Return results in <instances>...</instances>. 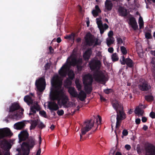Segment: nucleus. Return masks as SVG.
<instances>
[{"label": "nucleus", "instance_id": "nucleus-1", "mask_svg": "<svg viewBox=\"0 0 155 155\" xmlns=\"http://www.w3.org/2000/svg\"><path fill=\"white\" fill-rule=\"evenodd\" d=\"M51 83L52 87L50 94L51 100H57L59 105L63 106L65 108L69 107L68 97L64 93L63 88H62V81L58 76H54L51 80Z\"/></svg>", "mask_w": 155, "mask_h": 155}, {"label": "nucleus", "instance_id": "nucleus-2", "mask_svg": "<svg viewBox=\"0 0 155 155\" xmlns=\"http://www.w3.org/2000/svg\"><path fill=\"white\" fill-rule=\"evenodd\" d=\"M89 67L92 71H95L93 73V76L95 80L98 82H102L104 84L106 78L104 73L100 70L101 64L100 60L97 59H92L89 62Z\"/></svg>", "mask_w": 155, "mask_h": 155}, {"label": "nucleus", "instance_id": "nucleus-3", "mask_svg": "<svg viewBox=\"0 0 155 155\" xmlns=\"http://www.w3.org/2000/svg\"><path fill=\"white\" fill-rule=\"evenodd\" d=\"M24 110L21 108L19 104L17 102L12 104L9 107V114L5 118V120L8 121V118L18 120L21 118L23 113Z\"/></svg>", "mask_w": 155, "mask_h": 155}, {"label": "nucleus", "instance_id": "nucleus-4", "mask_svg": "<svg viewBox=\"0 0 155 155\" xmlns=\"http://www.w3.org/2000/svg\"><path fill=\"white\" fill-rule=\"evenodd\" d=\"M68 72V78L73 80L74 78L75 74L73 71L70 69V66L68 64H65L63 65L58 71L59 74L63 77L66 76Z\"/></svg>", "mask_w": 155, "mask_h": 155}, {"label": "nucleus", "instance_id": "nucleus-5", "mask_svg": "<svg viewBox=\"0 0 155 155\" xmlns=\"http://www.w3.org/2000/svg\"><path fill=\"white\" fill-rule=\"evenodd\" d=\"M93 79L91 75L87 74L83 78V83L84 85V90L88 94L91 92L92 90V87Z\"/></svg>", "mask_w": 155, "mask_h": 155}, {"label": "nucleus", "instance_id": "nucleus-6", "mask_svg": "<svg viewBox=\"0 0 155 155\" xmlns=\"http://www.w3.org/2000/svg\"><path fill=\"white\" fill-rule=\"evenodd\" d=\"M35 143V140L32 138L29 139L28 142H23L21 144L22 155H29L30 148L34 147Z\"/></svg>", "mask_w": 155, "mask_h": 155}, {"label": "nucleus", "instance_id": "nucleus-7", "mask_svg": "<svg viewBox=\"0 0 155 155\" xmlns=\"http://www.w3.org/2000/svg\"><path fill=\"white\" fill-rule=\"evenodd\" d=\"M86 45H87L91 46H92L94 43V46L99 45L101 42H99L98 38L96 39V41L94 38V37L90 33H88L84 38Z\"/></svg>", "mask_w": 155, "mask_h": 155}, {"label": "nucleus", "instance_id": "nucleus-8", "mask_svg": "<svg viewBox=\"0 0 155 155\" xmlns=\"http://www.w3.org/2000/svg\"><path fill=\"white\" fill-rule=\"evenodd\" d=\"M41 109L40 106L38 104V102L35 103L33 104L30 107L29 116L35 114L36 111H39V114L42 117L46 118L47 115L46 112L44 110L40 111Z\"/></svg>", "mask_w": 155, "mask_h": 155}, {"label": "nucleus", "instance_id": "nucleus-9", "mask_svg": "<svg viewBox=\"0 0 155 155\" xmlns=\"http://www.w3.org/2000/svg\"><path fill=\"white\" fill-rule=\"evenodd\" d=\"M94 123V121H92L91 120H88L84 122L83 127L81 130V133L80 134L81 140V139L82 136L85 135L93 127Z\"/></svg>", "mask_w": 155, "mask_h": 155}, {"label": "nucleus", "instance_id": "nucleus-10", "mask_svg": "<svg viewBox=\"0 0 155 155\" xmlns=\"http://www.w3.org/2000/svg\"><path fill=\"white\" fill-rule=\"evenodd\" d=\"M38 90L40 92L43 91L45 88L46 83L45 79L43 77L36 80L35 83Z\"/></svg>", "mask_w": 155, "mask_h": 155}, {"label": "nucleus", "instance_id": "nucleus-11", "mask_svg": "<svg viewBox=\"0 0 155 155\" xmlns=\"http://www.w3.org/2000/svg\"><path fill=\"white\" fill-rule=\"evenodd\" d=\"M117 113V121L116 127L117 129H118L120 126L122 120L125 119L126 118V116L124 112L121 110H119V112Z\"/></svg>", "mask_w": 155, "mask_h": 155}, {"label": "nucleus", "instance_id": "nucleus-12", "mask_svg": "<svg viewBox=\"0 0 155 155\" xmlns=\"http://www.w3.org/2000/svg\"><path fill=\"white\" fill-rule=\"evenodd\" d=\"M138 87L141 91H148L151 88L150 86L148 84V82L143 79H140Z\"/></svg>", "mask_w": 155, "mask_h": 155}, {"label": "nucleus", "instance_id": "nucleus-13", "mask_svg": "<svg viewBox=\"0 0 155 155\" xmlns=\"http://www.w3.org/2000/svg\"><path fill=\"white\" fill-rule=\"evenodd\" d=\"M12 135V133L8 128L0 129V139L7 137H10Z\"/></svg>", "mask_w": 155, "mask_h": 155}, {"label": "nucleus", "instance_id": "nucleus-14", "mask_svg": "<svg viewBox=\"0 0 155 155\" xmlns=\"http://www.w3.org/2000/svg\"><path fill=\"white\" fill-rule=\"evenodd\" d=\"M96 20L97 21V25L99 29L100 34L101 35H102L104 33L105 31L108 28L109 26L106 23H104L103 25L102 21L99 20L98 18H97Z\"/></svg>", "mask_w": 155, "mask_h": 155}, {"label": "nucleus", "instance_id": "nucleus-15", "mask_svg": "<svg viewBox=\"0 0 155 155\" xmlns=\"http://www.w3.org/2000/svg\"><path fill=\"white\" fill-rule=\"evenodd\" d=\"M121 64L122 65L126 64L127 67L131 68L134 66L132 60L130 58H125L124 56H121L120 59Z\"/></svg>", "mask_w": 155, "mask_h": 155}, {"label": "nucleus", "instance_id": "nucleus-16", "mask_svg": "<svg viewBox=\"0 0 155 155\" xmlns=\"http://www.w3.org/2000/svg\"><path fill=\"white\" fill-rule=\"evenodd\" d=\"M19 142L26 140L29 137V134L27 130H25L21 131L18 135Z\"/></svg>", "mask_w": 155, "mask_h": 155}, {"label": "nucleus", "instance_id": "nucleus-17", "mask_svg": "<svg viewBox=\"0 0 155 155\" xmlns=\"http://www.w3.org/2000/svg\"><path fill=\"white\" fill-rule=\"evenodd\" d=\"M0 147L2 149L5 150L10 149L11 146L6 140L4 139L0 141ZM0 155H2L1 151H0Z\"/></svg>", "mask_w": 155, "mask_h": 155}, {"label": "nucleus", "instance_id": "nucleus-18", "mask_svg": "<svg viewBox=\"0 0 155 155\" xmlns=\"http://www.w3.org/2000/svg\"><path fill=\"white\" fill-rule=\"evenodd\" d=\"M147 155H155V146L149 145L145 148Z\"/></svg>", "mask_w": 155, "mask_h": 155}, {"label": "nucleus", "instance_id": "nucleus-19", "mask_svg": "<svg viewBox=\"0 0 155 155\" xmlns=\"http://www.w3.org/2000/svg\"><path fill=\"white\" fill-rule=\"evenodd\" d=\"M129 21L128 22L129 25L131 26V27L135 30L138 28V26L136 19L134 17H132L130 18Z\"/></svg>", "mask_w": 155, "mask_h": 155}, {"label": "nucleus", "instance_id": "nucleus-20", "mask_svg": "<svg viewBox=\"0 0 155 155\" xmlns=\"http://www.w3.org/2000/svg\"><path fill=\"white\" fill-rule=\"evenodd\" d=\"M48 108L51 110H57L59 109L58 105L54 102H49L48 104Z\"/></svg>", "mask_w": 155, "mask_h": 155}, {"label": "nucleus", "instance_id": "nucleus-21", "mask_svg": "<svg viewBox=\"0 0 155 155\" xmlns=\"http://www.w3.org/2000/svg\"><path fill=\"white\" fill-rule=\"evenodd\" d=\"M79 62V61L77 60V58L73 56L71 58V61H67V63L65 64H68L70 67L71 66L74 67L75 66L78 64Z\"/></svg>", "mask_w": 155, "mask_h": 155}, {"label": "nucleus", "instance_id": "nucleus-22", "mask_svg": "<svg viewBox=\"0 0 155 155\" xmlns=\"http://www.w3.org/2000/svg\"><path fill=\"white\" fill-rule=\"evenodd\" d=\"M143 106V104H139V106L136 107L135 109V114H138V115L139 116H143L144 113V111L141 109L142 108V106Z\"/></svg>", "mask_w": 155, "mask_h": 155}, {"label": "nucleus", "instance_id": "nucleus-23", "mask_svg": "<svg viewBox=\"0 0 155 155\" xmlns=\"http://www.w3.org/2000/svg\"><path fill=\"white\" fill-rule=\"evenodd\" d=\"M118 12L120 15L122 17H126L127 15V10L124 7L120 6L118 9Z\"/></svg>", "mask_w": 155, "mask_h": 155}, {"label": "nucleus", "instance_id": "nucleus-24", "mask_svg": "<svg viewBox=\"0 0 155 155\" xmlns=\"http://www.w3.org/2000/svg\"><path fill=\"white\" fill-rule=\"evenodd\" d=\"M92 53V49L91 48H88L84 53L83 57L85 60H88L90 58Z\"/></svg>", "mask_w": 155, "mask_h": 155}, {"label": "nucleus", "instance_id": "nucleus-25", "mask_svg": "<svg viewBox=\"0 0 155 155\" xmlns=\"http://www.w3.org/2000/svg\"><path fill=\"white\" fill-rule=\"evenodd\" d=\"M77 97L78 98L80 101H83L86 98L87 94L84 91L81 90L79 93V94H78Z\"/></svg>", "mask_w": 155, "mask_h": 155}, {"label": "nucleus", "instance_id": "nucleus-26", "mask_svg": "<svg viewBox=\"0 0 155 155\" xmlns=\"http://www.w3.org/2000/svg\"><path fill=\"white\" fill-rule=\"evenodd\" d=\"M68 92L71 96L76 97L78 96V93L74 87H70L68 90Z\"/></svg>", "mask_w": 155, "mask_h": 155}, {"label": "nucleus", "instance_id": "nucleus-27", "mask_svg": "<svg viewBox=\"0 0 155 155\" xmlns=\"http://www.w3.org/2000/svg\"><path fill=\"white\" fill-rule=\"evenodd\" d=\"M25 126V124L23 122L17 123L14 125L15 128L17 130H21Z\"/></svg>", "mask_w": 155, "mask_h": 155}, {"label": "nucleus", "instance_id": "nucleus-28", "mask_svg": "<svg viewBox=\"0 0 155 155\" xmlns=\"http://www.w3.org/2000/svg\"><path fill=\"white\" fill-rule=\"evenodd\" d=\"M24 100V101L26 102L29 105L32 104L33 103V100H32L31 97L28 95L25 96Z\"/></svg>", "mask_w": 155, "mask_h": 155}, {"label": "nucleus", "instance_id": "nucleus-29", "mask_svg": "<svg viewBox=\"0 0 155 155\" xmlns=\"http://www.w3.org/2000/svg\"><path fill=\"white\" fill-rule=\"evenodd\" d=\"M105 6L106 9L108 11H110L112 9L113 4L111 1L106 0L105 3Z\"/></svg>", "mask_w": 155, "mask_h": 155}, {"label": "nucleus", "instance_id": "nucleus-30", "mask_svg": "<svg viewBox=\"0 0 155 155\" xmlns=\"http://www.w3.org/2000/svg\"><path fill=\"white\" fill-rule=\"evenodd\" d=\"M39 120L38 119H35L34 120H31V126L30 127V129H35L38 123V121Z\"/></svg>", "mask_w": 155, "mask_h": 155}, {"label": "nucleus", "instance_id": "nucleus-31", "mask_svg": "<svg viewBox=\"0 0 155 155\" xmlns=\"http://www.w3.org/2000/svg\"><path fill=\"white\" fill-rule=\"evenodd\" d=\"M112 105L113 107L116 110L117 113H118L119 112L118 109L121 107L118 101L116 100L112 102Z\"/></svg>", "mask_w": 155, "mask_h": 155}, {"label": "nucleus", "instance_id": "nucleus-32", "mask_svg": "<svg viewBox=\"0 0 155 155\" xmlns=\"http://www.w3.org/2000/svg\"><path fill=\"white\" fill-rule=\"evenodd\" d=\"M114 42V38H107L106 39V42L108 47H110L111 45L113 44Z\"/></svg>", "mask_w": 155, "mask_h": 155}, {"label": "nucleus", "instance_id": "nucleus-33", "mask_svg": "<svg viewBox=\"0 0 155 155\" xmlns=\"http://www.w3.org/2000/svg\"><path fill=\"white\" fill-rule=\"evenodd\" d=\"M75 36V34L74 33H72L71 34L65 36L64 38L69 40H73L74 41V40Z\"/></svg>", "mask_w": 155, "mask_h": 155}, {"label": "nucleus", "instance_id": "nucleus-34", "mask_svg": "<svg viewBox=\"0 0 155 155\" xmlns=\"http://www.w3.org/2000/svg\"><path fill=\"white\" fill-rule=\"evenodd\" d=\"M72 80H70L69 78H67L64 81V83L65 86H70L71 85Z\"/></svg>", "mask_w": 155, "mask_h": 155}, {"label": "nucleus", "instance_id": "nucleus-35", "mask_svg": "<svg viewBox=\"0 0 155 155\" xmlns=\"http://www.w3.org/2000/svg\"><path fill=\"white\" fill-rule=\"evenodd\" d=\"M111 58L113 61H116L118 60L119 58L116 53H113L111 56Z\"/></svg>", "mask_w": 155, "mask_h": 155}, {"label": "nucleus", "instance_id": "nucleus-36", "mask_svg": "<svg viewBox=\"0 0 155 155\" xmlns=\"http://www.w3.org/2000/svg\"><path fill=\"white\" fill-rule=\"evenodd\" d=\"M138 23L140 29H141L143 26V21L142 17L140 16L138 21Z\"/></svg>", "mask_w": 155, "mask_h": 155}, {"label": "nucleus", "instance_id": "nucleus-37", "mask_svg": "<svg viewBox=\"0 0 155 155\" xmlns=\"http://www.w3.org/2000/svg\"><path fill=\"white\" fill-rule=\"evenodd\" d=\"M120 50L121 52L124 55H125L127 53L126 48L124 46H122L120 47Z\"/></svg>", "mask_w": 155, "mask_h": 155}, {"label": "nucleus", "instance_id": "nucleus-38", "mask_svg": "<svg viewBox=\"0 0 155 155\" xmlns=\"http://www.w3.org/2000/svg\"><path fill=\"white\" fill-rule=\"evenodd\" d=\"M146 38L147 39H150L152 38V36L151 34L148 32L146 33L145 34Z\"/></svg>", "mask_w": 155, "mask_h": 155}, {"label": "nucleus", "instance_id": "nucleus-39", "mask_svg": "<svg viewBox=\"0 0 155 155\" xmlns=\"http://www.w3.org/2000/svg\"><path fill=\"white\" fill-rule=\"evenodd\" d=\"M113 91L112 89H104V93L106 94H109L111 93Z\"/></svg>", "mask_w": 155, "mask_h": 155}, {"label": "nucleus", "instance_id": "nucleus-40", "mask_svg": "<svg viewBox=\"0 0 155 155\" xmlns=\"http://www.w3.org/2000/svg\"><path fill=\"white\" fill-rule=\"evenodd\" d=\"M92 13L93 16L96 17L98 16V13H99L95 10H93L92 12Z\"/></svg>", "mask_w": 155, "mask_h": 155}, {"label": "nucleus", "instance_id": "nucleus-41", "mask_svg": "<svg viewBox=\"0 0 155 155\" xmlns=\"http://www.w3.org/2000/svg\"><path fill=\"white\" fill-rule=\"evenodd\" d=\"M146 99L148 101H152L153 100V97L152 96L148 95L146 96Z\"/></svg>", "mask_w": 155, "mask_h": 155}, {"label": "nucleus", "instance_id": "nucleus-42", "mask_svg": "<svg viewBox=\"0 0 155 155\" xmlns=\"http://www.w3.org/2000/svg\"><path fill=\"white\" fill-rule=\"evenodd\" d=\"M97 117L98 118L96 119V122L97 124L99 125L101 123L102 118L99 115H98Z\"/></svg>", "mask_w": 155, "mask_h": 155}, {"label": "nucleus", "instance_id": "nucleus-43", "mask_svg": "<svg viewBox=\"0 0 155 155\" xmlns=\"http://www.w3.org/2000/svg\"><path fill=\"white\" fill-rule=\"evenodd\" d=\"M38 127L39 128L42 129L45 127V126L42 122H40L38 124Z\"/></svg>", "mask_w": 155, "mask_h": 155}, {"label": "nucleus", "instance_id": "nucleus-44", "mask_svg": "<svg viewBox=\"0 0 155 155\" xmlns=\"http://www.w3.org/2000/svg\"><path fill=\"white\" fill-rule=\"evenodd\" d=\"M128 131L126 129H124L123 130L122 132V134L123 135L122 136V138L123 137V136H127L128 134Z\"/></svg>", "mask_w": 155, "mask_h": 155}, {"label": "nucleus", "instance_id": "nucleus-45", "mask_svg": "<svg viewBox=\"0 0 155 155\" xmlns=\"http://www.w3.org/2000/svg\"><path fill=\"white\" fill-rule=\"evenodd\" d=\"M57 114L59 116H62L64 114V111L62 110H58L57 112Z\"/></svg>", "mask_w": 155, "mask_h": 155}, {"label": "nucleus", "instance_id": "nucleus-46", "mask_svg": "<svg viewBox=\"0 0 155 155\" xmlns=\"http://www.w3.org/2000/svg\"><path fill=\"white\" fill-rule=\"evenodd\" d=\"M75 84L76 87L77 88L78 90H80L81 88V85L79 83L77 82H75Z\"/></svg>", "mask_w": 155, "mask_h": 155}, {"label": "nucleus", "instance_id": "nucleus-47", "mask_svg": "<svg viewBox=\"0 0 155 155\" xmlns=\"http://www.w3.org/2000/svg\"><path fill=\"white\" fill-rule=\"evenodd\" d=\"M114 35L113 32L112 31H110L108 33V35L109 37L108 38H114L113 36Z\"/></svg>", "mask_w": 155, "mask_h": 155}, {"label": "nucleus", "instance_id": "nucleus-48", "mask_svg": "<svg viewBox=\"0 0 155 155\" xmlns=\"http://www.w3.org/2000/svg\"><path fill=\"white\" fill-rule=\"evenodd\" d=\"M117 43L118 44L121 45L123 43V41L122 38H117Z\"/></svg>", "mask_w": 155, "mask_h": 155}, {"label": "nucleus", "instance_id": "nucleus-49", "mask_svg": "<svg viewBox=\"0 0 155 155\" xmlns=\"http://www.w3.org/2000/svg\"><path fill=\"white\" fill-rule=\"evenodd\" d=\"M16 150L18 152V154L16 155H22L23 152L21 148V149L19 148H17L16 149Z\"/></svg>", "mask_w": 155, "mask_h": 155}, {"label": "nucleus", "instance_id": "nucleus-50", "mask_svg": "<svg viewBox=\"0 0 155 155\" xmlns=\"http://www.w3.org/2000/svg\"><path fill=\"white\" fill-rule=\"evenodd\" d=\"M50 66V65L48 63H46L44 66L45 70L46 71L48 70Z\"/></svg>", "mask_w": 155, "mask_h": 155}, {"label": "nucleus", "instance_id": "nucleus-51", "mask_svg": "<svg viewBox=\"0 0 155 155\" xmlns=\"http://www.w3.org/2000/svg\"><path fill=\"white\" fill-rule=\"evenodd\" d=\"M116 119V116L115 115H112L111 117V121L112 123H114L115 122Z\"/></svg>", "mask_w": 155, "mask_h": 155}, {"label": "nucleus", "instance_id": "nucleus-52", "mask_svg": "<svg viewBox=\"0 0 155 155\" xmlns=\"http://www.w3.org/2000/svg\"><path fill=\"white\" fill-rule=\"evenodd\" d=\"M150 116L152 118H155V113L153 111L151 112L150 114Z\"/></svg>", "mask_w": 155, "mask_h": 155}, {"label": "nucleus", "instance_id": "nucleus-53", "mask_svg": "<svg viewBox=\"0 0 155 155\" xmlns=\"http://www.w3.org/2000/svg\"><path fill=\"white\" fill-rule=\"evenodd\" d=\"M95 10H96L98 12H99L100 13L101 12V11L100 9L99 6L98 5H96L95 6Z\"/></svg>", "mask_w": 155, "mask_h": 155}, {"label": "nucleus", "instance_id": "nucleus-54", "mask_svg": "<svg viewBox=\"0 0 155 155\" xmlns=\"http://www.w3.org/2000/svg\"><path fill=\"white\" fill-rule=\"evenodd\" d=\"M108 51L110 53H112L114 51V49L113 47L109 48L108 49Z\"/></svg>", "mask_w": 155, "mask_h": 155}, {"label": "nucleus", "instance_id": "nucleus-55", "mask_svg": "<svg viewBox=\"0 0 155 155\" xmlns=\"http://www.w3.org/2000/svg\"><path fill=\"white\" fill-rule=\"evenodd\" d=\"M141 120L143 122L145 123L147 121V119L146 117H142Z\"/></svg>", "mask_w": 155, "mask_h": 155}, {"label": "nucleus", "instance_id": "nucleus-56", "mask_svg": "<svg viewBox=\"0 0 155 155\" xmlns=\"http://www.w3.org/2000/svg\"><path fill=\"white\" fill-rule=\"evenodd\" d=\"M125 148L127 150H129L131 149L130 145L128 144H126L125 146Z\"/></svg>", "mask_w": 155, "mask_h": 155}, {"label": "nucleus", "instance_id": "nucleus-57", "mask_svg": "<svg viewBox=\"0 0 155 155\" xmlns=\"http://www.w3.org/2000/svg\"><path fill=\"white\" fill-rule=\"evenodd\" d=\"M140 119L139 118H137L136 119L135 122L137 124H140Z\"/></svg>", "mask_w": 155, "mask_h": 155}, {"label": "nucleus", "instance_id": "nucleus-58", "mask_svg": "<svg viewBox=\"0 0 155 155\" xmlns=\"http://www.w3.org/2000/svg\"><path fill=\"white\" fill-rule=\"evenodd\" d=\"M41 153V149L39 148L38 150L37 151L36 155H40Z\"/></svg>", "mask_w": 155, "mask_h": 155}, {"label": "nucleus", "instance_id": "nucleus-59", "mask_svg": "<svg viewBox=\"0 0 155 155\" xmlns=\"http://www.w3.org/2000/svg\"><path fill=\"white\" fill-rule=\"evenodd\" d=\"M143 129L145 131H146L148 129V127L146 125H144Z\"/></svg>", "mask_w": 155, "mask_h": 155}, {"label": "nucleus", "instance_id": "nucleus-60", "mask_svg": "<svg viewBox=\"0 0 155 155\" xmlns=\"http://www.w3.org/2000/svg\"><path fill=\"white\" fill-rule=\"evenodd\" d=\"M61 41V40L60 37H58L57 39V42L58 43H60Z\"/></svg>", "mask_w": 155, "mask_h": 155}, {"label": "nucleus", "instance_id": "nucleus-61", "mask_svg": "<svg viewBox=\"0 0 155 155\" xmlns=\"http://www.w3.org/2000/svg\"><path fill=\"white\" fill-rule=\"evenodd\" d=\"M100 99L101 101H104L106 100L105 99L101 96L100 97Z\"/></svg>", "mask_w": 155, "mask_h": 155}, {"label": "nucleus", "instance_id": "nucleus-62", "mask_svg": "<svg viewBox=\"0 0 155 155\" xmlns=\"http://www.w3.org/2000/svg\"><path fill=\"white\" fill-rule=\"evenodd\" d=\"M77 68L78 70H81V66H79L78 65H77Z\"/></svg>", "mask_w": 155, "mask_h": 155}, {"label": "nucleus", "instance_id": "nucleus-63", "mask_svg": "<svg viewBox=\"0 0 155 155\" xmlns=\"http://www.w3.org/2000/svg\"><path fill=\"white\" fill-rule=\"evenodd\" d=\"M81 39L80 38H78L77 39L76 41H77V42H79L81 41Z\"/></svg>", "mask_w": 155, "mask_h": 155}, {"label": "nucleus", "instance_id": "nucleus-64", "mask_svg": "<svg viewBox=\"0 0 155 155\" xmlns=\"http://www.w3.org/2000/svg\"><path fill=\"white\" fill-rule=\"evenodd\" d=\"M55 127V126L54 125H52L51 126V127H50V128L51 129V130H53L54 129Z\"/></svg>", "mask_w": 155, "mask_h": 155}]
</instances>
